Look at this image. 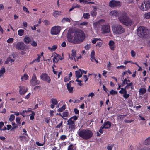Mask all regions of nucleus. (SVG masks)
<instances>
[{
	"label": "nucleus",
	"mask_w": 150,
	"mask_h": 150,
	"mask_svg": "<svg viewBox=\"0 0 150 150\" xmlns=\"http://www.w3.org/2000/svg\"><path fill=\"white\" fill-rule=\"evenodd\" d=\"M20 90L19 92L20 94L21 95H23L27 91V88H25L24 86H20L19 87Z\"/></svg>",
	"instance_id": "14"
},
{
	"label": "nucleus",
	"mask_w": 150,
	"mask_h": 150,
	"mask_svg": "<svg viewBox=\"0 0 150 150\" xmlns=\"http://www.w3.org/2000/svg\"><path fill=\"white\" fill-rule=\"evenodd\" d=\"M102 126L103 127H104V128L108 129L111 126V124L110 122L107 121L105 122H104Z\"/></svg>",
	"instance_id": "15"
},
{
	"label": "nucleus",
	"mask_w": 150,
	"mask_h": 150,
	"mask_svg": "<svg viewBox=\"0 0 150 150\" xmlns=\"http://www.w3.org/2000/svg\"><path fill=\"white\" fill-rule=\"evenodd\" d=\"M21 118L19 117H16V122L18 124H21V122H20Z\"/></svg>",
	"instance_id": "55"
},
{
	"label": "nucleus",
	"mask_w": 150,
	"mask_h": 150,
	"mask_svg": "<svg viewBox=\"0 0 150 150\" xmlns=\"http://www.w3.org/2000/svg\"><path fill=\"white\" fill-rule=\"evenodd\" d=\"M110 94L112 95H114L115 94H116L117 93V91H115L113 89H112L111 91H110Z\"/></svg>",
	"instance_id": "48"
},
{
	"label": "nucleus",
	"mask_w": 150,
	"mask_h": 150,
	"mask_svg": "<svg viewBox=\"0 0 150 150\" xmlns=\"http://www.w3.org/2000/svg\"><path fill=\"white\" fill-rule=\"evenodd\" d=\"M15 118V116L13 114H11L10 116L9 120L10 122H12L13 121Z\"/></svg>",
	"instance_id": "40"
},
{
	"label": "nucleus",
	"mask_w": 150,
	"mask_h": 150,
	"mask_svg": "<svg viewBox=\"0 0 150 150\" xmlns=\"http://www.w3.org/2000/svg\"><path fill=\"white\" fill-rule=\"evenodd\" d=\"M67 125H69V128L71 131H74L75 129L76 125L75 121L68 120L67 121Z\"/></svg>",
	"instance_id": "13"
},
{
	"label": "nucleus",
	"mask_w": 150,
	"mask_h": 150,
	"mask_svg": "<svg viewBox=\"0 0 150 150\" xmlns=\"http://www.w3.org/2000/svg\"><path fill=\"white\" fill-rule=\"evenodd\" d=\"M137 33L139 37H144L148 35L149 30L144 27L140 26L138 28Z\"/></svg>",
	"instance_id": "5"
},
{
	"label": "nucleus",
	"mask_w": 150,
	"mask_h": 150,
	"mask_svg": "<svg viewBox=\"0 0 150 150\" xmlns=\"http://www.w3.org/2000/svg\"><path fill=\"white\" fill-rule=\"evenodd\" d=\"M84 33L81 30L71 32L69 30L67 35V38L70 42L74 44H79L82 42L85 38Z\"/></svg>",
	"instance_id": "1"
},
{
	"label": "nucleus",
	"mask_w": 150,
	"mask_h": 150,
	"mask_svg": "<svg viewBox=\"0 0 150 150\" xmlns=\"http://www.w3.org/2000/svg\"><path fill=\"white\" fill-rule=\"evenodd\" d=\"M72 53L71 56L74 58L76 57V51L74 49H73L71 51Z\"/></svg>",
	"instance_id": "34"
},
{
	"label": "nucleus",
	"mask_w": 150,
	"mask_h": 150,
	"mask_svg": "<svg viewBox=\"0 0 150 150\" xmlns=\"http://www.w3.org/2000/svg\"><path fill=\"white\" fill-rule=\"evenodd\" d=\"M144 17L146 19L150 18V12L145 14L144 15Z\"/></svg>",
	"instance_id": "44"
},
{
	"label": "nucleus",
	"mask_w": 150,
	"mask_h": 150,
	"mask_svg": "<svg viewBox=\"0 0 150 150\" xmlns=\"http://www.w3.org/2000/svg\"><path fill=\"white\" fill-rule=\"evenodd\" d=\"M67 87L68 90L69 91L70 93H73V87H71V84L70 83H67Z\"/></svg>",
	"instance_id": "19"
},
{
	"label": "nucleus",
	"mask_w": 150,
	"mask_h": 150,
	"mask_svg": "<svg viewBox=\"0 0 150 150\" xmlns=\"http://www.w3.org/2000/svg\"><path fill=\"white\" fill-rule=\"evenodd\" d=\"M23 41L25 43L28 44L30 42L31 39L29 37L26 36L24 38Z\"/></svg>",
	"instance_id": "20"
},
{
	"label": "nucleus",
	"mask_w": 150,
	"mask_h": 150,
	"mask_svg": "<svg viewBox=\"0 0 150 150\" xmlns=\"http://www.w3.org/2000/svg\"><path fill=\"white\" fill-rule=\"evenodd\" d=\"M110 14L113 16L117 17L119 15V13L117 11L114 10L110 12Z\"/></svg>",
	"instance_id": "18"
},
{
	"label": "nucleus",
	"mask_w": 150,
	"mask_h": 150,
	"mask_svg": "<svg viewBox=\"0 0 150 150\" xmlns=\"http://www.w3.org/2000/svg\"><path fill=\"white\" fill-rule=\"evenodd\" d=\"M29 77V76L26 73H25L24 74L23 78L25 80H27Z\"/></svg>",
	"instance_id": "51"
},
{
	"label": "nucleus",
	"mask_w": 150,
	"mask_h": 150,
	"mask_svg": "<svg viewBox=\"0 0 150 150\" xmlns=\"http://www.w3.org/2000/svg\"><path fill=\"white\" fill-rule=\"evenodd\" d=\"M79 70L80 71L81 75H82L83 74H86L87 71H84L83 69H79Z\"/></svg>",
	"instance_id": "52"
},
{
	"label": "nucleus",
	"mask_w": 150,
	"mask_h": 150,
	"mask_svg": "<svg viewBox=\"0 0 150 150\" xmlns=\"http://www.w3.org/2000/svg\"><path fill=\"white\" fill-rule=\"evenodd\" d=\"M58 59L56 56H54L53 59V62L54 63H57L58 62Z\"/></svg>",
	"instance_id": "43"
},
{
	"label": "nucleus",
	"mask_w": 150,
	"mask_h": 150,
	"mask_svg": "<svg viewBox=\"0 0 150 150\" xmlns=\"http://www.w3.org/2000/svg\"><path fill=\"white\" fill-rule=\"evenodd\" d=\"M112 30L114 33L116 34H121L125 32V29L122 25L119 24L113 25L112 27Z\"/></svg>",
	"instance_id": "4"
},
{
	"label": "nucleus",
	"mask_w": 150,
	"mask_h": 150,
	"mask_svg": "<svg viewBox=\"0 0 150 150\" xmlns=\"http://www.w3.org/2000/svg\"><path fill=\"white\" fill-rule=\"evenodd\" d=\"M55 12L53 13V15L55 17H58L59 15H60V13H61V11H54Z\"/></svg>",
	"instance_id": "22"
},
{
	"label": "nucleus",
	"mask_w": 150,
	"mask_h": 150,
	"mask_svg": "<svg viewBox=\"0 0 150 150\" xmlns=\"http://www.w3.org/2000/svg\"><path fill=\"white\" fill-rule=\"evenodd\" d=\"M57 45H55L52 46V48H51L50 47H48V49L50 51L52 52L55 51L57 49Z\"/></svg>",
	"instance_id": "24"
},
{
	"label": "nucleus",
	"mask_w": 150,
	"mask_h": 150,
	"mask_svg": "<svg viewBox=\"0 0 150 150\" xmlns=\"http://www.w3.org/2000/svg\"><path fill=\"white\" fill-rule=\"evenodd\" d=\"M31 44L33 47H36L37 45V42L35 41H33L31 43Z\"/></svg>",
	"instance_id": "54"
},
{
	"label": "nucleus",
	"mask_w": 150,
	"mask_h": 150,
	"mask_svg": "<svg viewBox=\"0 0 150 150\" xmlns=\"http://www.w3.org/2000/svg\"><path fill=\"white\" fill-rule=\"evenodd\" d=\"M12 125L13 126V127L11 129V131H13L15 129L18 127V126L17 124H15L14 122L12 123Z\"/></svg>",
	"instance_id": "37"
},
{
	"label": "nucleus",
	"mask_w": 150,
	"mask_h": 150,
	"mask_svg": "<svg viewBox=\"0 0 150 150\" xmlns=\"http://www.w3.org/2000/svg\"><path fill=\"white\" fill-rule=\"evenodd\" d=\"M31 112H32L31 114L29 115H31L30 117V119L31 120H33L34 119V116L35 114L34 112L33 111Z\"/></svg>",
	"instance_id": "41"
},
{
	"label": "nucleus",
	"mask_w": 150,
	"mask_h": 150,
	"mask_svg": "<svg viewBox=\"0 0 150 150\" xmlns=\"http://www.w3.org/2000/svg\"><path fill=\"white\" fill-rule=\"evenodd\" d=\"M24 30L23 29H20L18 31V34L20 36H22L24 34Z\"/></svg>",
	"instance_id": "35"
},
{
	"label": "nucleus",
	"mask_w": 150,
	"mask_h": 150,
	"mask_svg": "<svg viewBox=\"0 0 150 150\" xmlns=\"http://www.w3.org/2000/svg\"><path fill=\"white\" fill-rule=\"evenodd\" d=\"M144 144L146 145H150V137L145 139L144 141Z\"/></svg>",
	"instance_id": "27"
},
{
	"label": "nucleus",
	"mask_w": 150,
	"mask_h": 150,
	"mask_svg": "<svg viewBox=\"0 0 150 150\" xmlns=\"http://www.w3.org/2000/svg\"><path fill=\"white\" fill-rule=\"evenodd\" d=\"M90 14L88 13H86L83 14V18L85 19H88L90 18Z\"/></svg>",
	"instance_id": "33"
},
{
	"label": "nucleus",
	"mask_w": 150,
	"mask_h": 150,
	"mask_svg": "<svg viewBox=\"0 0 150 150\" xmlns=\"http://www.w3.org/2000/svg\"><path fill=\"white\" fill-rule=\"evenodd\" d=\"M66 108L65 105H64L60 108L58 109L57 110V111L58 112H62Z\"/></svg>",
	"instance_id": "32"
},
{
	"label": "nucleus",
	"mask_w": 150,
	"mask_h": 150,
	"mask_svg": "<svg viewBox=\"0 0 150 150\" xmlns=\"http://www.w3.org/2000/svg\"><path fill=\"white\" fill-rule=\"evenodd\" d=\"M145 7V10H147L148 9L150 8V1L148 0L146 2V3H144Z\"/></svg>",
	"instance_id": "21"
},
{
	"label": "nucleus",
	"mask_w": 150,
	"mask_h": 150,
	"mask_svg": "<svg viewBox=\"0 0 150 150\" xmlns=\"http://www.w3.org/2000/svg\"><path fill=\"white\" fill-rule=\"evenodd\" d=\"M131 54L132 57H134L136 53L134 50H132L131 52Z\"/></svg>",
	"instance_id": "59"
},
{
	"label": "nucleus",
	"mask_w": 150,
	"mask_h": 150,
	"mask_svg": "<svg viewBox=\"0 0 150 150\" xmlns=\"http://www.w3.org/2000/svg\"><path fill=\"white\" fill-rule=\"evenodd\" d=\"M98 40V39L95 38L92 40V42L93 44H95Z\"/></svg>",
	"instance_id": "63"
},
{
	"label": "nucleus",
	"mask_w": 150,
	"mask_h": 150,
	"mask_svg": "<svg viewBox=\"0 0 150 150\" xmlns=\"http://www.w3.org/2000/svg\"><path fill=\"white\" fill-rule=\"evenodd\" d=\"M66 110L65 112H63V117H67L68 116V112Z\"/></svg>",
	"instance_id": "49"
},
{
	"label": "nucleus",
	"mask_w": 150,
	"mask_h": 150,
	"mask_svg": "<svg viewBox=\"0 0 150 150\" xmlns=\"http://www.w3.org/2000/svg\"><path fill=\"white\" fill-rule=\"evenodd\" d=\"M62 23H65L66 22H70V19L68 18H63L61 21Z\"/></svg>",
	"instance_id": "25"
},
{
	"label": "nucleus",
	"mask_w": 150,
	"mask_h": 150,
	"mask_svg": "<svg viewBox=\"0 0 150 150\" xmlns=\"http://www.w3.org/2000/svg\"><path fill=\"white\" fill-rule=\"evenodd\" d=\"M62 123H63V121H61L60 123H59L58 125L57 126H56L55 127V128H60V127L62 125Z\"/></svg>",
	"instance_id": "56"
},
{
	"label": "nucleus",
	"mask_w": 150,
	"mask_h": 150,
	"mask_svg": "<svg viewBox=\"0 0 150 150\" xmlns=\"http://www.w3.org/2000/svg\"><path fill=\"white\" fill-rule=\"evenodd\" d=\"M14 39L13 38H10L8 39L7 40V42L8 43H11L13 42Z\"/></svg>",
	"instance_id": "47"
},
{
	"label": "nucleus",
	"mask_w": 150,
	"mask_h": 150,
	"mask_svg": "<svg viewBox=\"0 0 150 150\" xmlns=\"http://www.w3.org/2000/svg\"><path fill=\"white\" fill-rule=\"evenodd\" d=\"M5 70L4 66L2 67L0 70V75L1 76H3V74L5 72Z\"/></svg>",
	"instance_id": "29"
},
{
	"label": "nucleus",
	"mask_w": 150,
	"mask_h": 150,
	"mask_svg": "<svg viewBox=\"0 0 150 150\" xmlns=\"http://www.w3.org/2000/svg\"><path fill=\"white\" fill-rule=\"evenodd\" d=\"M109 6L111 7L121 6L120 2L118 1L111 0L109 3Z\"/></svg>",
	"instance_id": "7"
},
{
	"label": "nucleus",
	"mask_w": 150,
	"mask_h": 150,
	"mask_svg": "<svg viewBox=\"0 0 150 150\" xmlns=\"http://www.w3.org/2000/svg\"><path fill=\"white\" fill-rule=\"evenodd\" d=\"M11 62V63H12L14 61V59H12L11 58L9 57L5 61L4 63L5 64H7L9 63V62Z\"/></svg>",
	"instance_id": "26"
},
{
	"label": "nucleus",
	"mask_w": 150,
	"mask_h": 150,
	"mask_svg": "<svg viewBox=\"0 0 150 150\" xmlns=\"http://www.w3.org/2000/svg\"><path fill=\"white\" fill-rule=\"evenodd\" d=\"M15 47L17 49L23 50H25L27 49L26 45L24 44L23 42H18L16 44Z\"/></svg>",
	"instance_id": "8"
},
{
	"label": "nucleus",
	"mask_w": 150,
	"mask_h": 150,
	"mask_svg": "<svg viewBox=\"0 0 150 150\" xmlns=\"http://www.w3.org/2000/svg\"><path fill=\"white\" fill-rule=\"evenodd\" d=\"M118 19L120 21L125 25L129 26L132 24V21L127 16L125 12L122 13L119 17Z\"/></svg>",
	"instance_id": "3"
},
{
	"label": "nucleus",
	"mask_w": 150,
	"mask_h": 150,
	"mask_svg": "<svg viewBox=\"0 0 150 150\" xmlns=\"http://www.w3.org/2000/svg\"><path fill=\"white\" fill-rule=\"evenodd\" d=\"M139 6L140 9L143 11L147 10H145V7L144 8V4L143 3H140V4L139 5Z\"/></svg>",
	"instance_id": "28"
},
{
	"label": "nucleus",
	"mask_w": 150,
	"mask_h": 150,
	"mask_svg": "<svg viewBox=\"0 0 150 150\" xmlns=\"http://www.w3.org/2000/svg\"><path fill=\"white\" fill-rule=\"evenodd\" d=\"M140 150H150V148L148 147H144L141 149Z\"/></svg>",
	"instance_id": "64"
},
{
	"label": "nucleus",
	"mask_w": 150,
	"mask_h": 150,
	"mask_svg": "<svg viewBox=\"0 0 150 150\" xmlns=\"http://www.w3.org/2000/svg\"><path fill=\"white\" fill-rule=\"evenodd\" d=\"M83 79L85 83H86V81L88 79V78L87 77L86 75H83Z\"/></svg>",
	"instance_id": "45"
},
{
	"label": "nucleus",
	"mask_w": 150,
	"mask_h": 150,
	"mask_svg": "<svg viewBox=\"0 0 150 150\" xmlns=\"http://www.w3.org/2000/svg\"><path fill=\"white\" fill-rule=\"evenodd\" d=\"M32 112V110H30L28 109V110H23V112L28 114V112Z\"/></svg>",
	"instance_id": "58"
},
{
	"label": "nucleus",
	"mask_w": 150,
	"mask_h": 150,
	"mask_svg": "<svg viewBox=\"0 0 150 150\" xmlns=\"http://www.w3.org/2000/svg\"><path fill=\"white\" fill-rule=\"evenodd\" d=\"M129 96V94H127V93L124 94L123 96V97L125 99H127Z\"/></svg>",
	"instance_id": "46"
},
{
	"label": "nucleus",
	"mask_w": 150,
	"mask_h": 150,
	"mask_svg": "<svg viewBox=\"0 0 150 150\" xmlns=\"http://www.w3.org/2000/svg\"><path fill=\"white\" fill-rule=\"evenodd\" d=\"M51 101L52 104L56 105L58 104V101L56 98H52L51 99Z\"/></svg>",
	"instance_id": "36"
},
{
	"label": "nucleus",
	"mask_w": 150,
	"mask_h": 150,
	"mask_svg": "<svg viewBox=\"0 0 150 150\" xmlns=\"http://www.w3.org/2000/svg\"><path fill=\"white\" fill-rule=\"evenodd\" d=\"M105 22V21L104 19H100L98 21L94 23L93 24V25L94 27L97 28H100V27H102L103 24Z\"/></svg>",
	"instance_id": "12"
},
{
	"label": "nucleus",
	"mask_w": 150,
	"mask_h": 150,
	"mask_svg": "<svg viewBox=\"0 0 150 150\" xmlns=\"http://www.w3.org/2000/svg\"><path fill=\"white\" fill-rule=\"evenodd\" d=\"M44 144H45V142H44L43 144H42V143H39V142H38V141H37L36 142V145L37 146H43L44 145Z\"/></svg>",
	"instance_id": "53"
},
{
	"label": "nucleus",
	"mask_w": 150,
	"mask_h": 150,
	"mask_svg": "<svg viewBox=\"0 0 150 150\" xmlns=\"http://www.w3.org/2000/svg\"><path fill=\"white\" fill-rule=\"evenodd\" d=\"M67 138L66 136L65 135H61L60 137V139L61 140H64L65 139Z\"/></svg>",
	"instance_id": "62"
},
{
	"label": "nucleus",
	"mask_w": 150,
	"mask_h": 150,
	"mask_svg": "<svg viewBox=\"0 0 150 150\" xmlns=\"http://www.w3.org/2000/svg\"><path fill=\"white\" fill-rule=\"evenodd\" d=\"M61 27L59 26H54L52 28L51 30V33L52 35H57L60 32Z\"/></svg>",
	"instance_id": "10"
},
{
	"label": "nucleus",
	"mask_w": 150,
	"mask_h": 150,
	"mask_svg": "<svg viewBox=\"0 0 150 150\" xmlns=\"http://www.w3.org/2000/svg\"><path fill=\"white\" fill-rule=\"evenodd\" d=\"M23 11L26 12L28 14H29L30 13L29 11L28 10V9L25 6H24L23 8Z\"/></svg>",
	"instance_id": "50"
},
{
	"label": "nucleus",
	"mask_w": 150,
	"mask_h": 150,
	"mask_svg": "<svg viewBox=\"0 0 150 150\" xmlns=\"http://www.w3.org/2000/svg\"><path fill=\"white\" fill-rule=\"evenodd\" d=\"M134 121V120H124V122L125 123H131L132 122Z\"/></svg>",
	"instance_id": "60"
},
{
	"label": "nucleus",
	"mask_w": 150,
	"mask_h": 150,
	"mask_svg": "<svg viewBox=\"0 0 150 150\" xmlns=\"http://www.w3.org/2000/svg\"><path fill=\"white\" fill-rule=\"evenodd\" d=\"M97 10V8L96 7H94L93 8V9L90 12V14L91 15L93 16H96L97 14V13L96 11Z\"/></svg>",
	"instance_id": "17"
},
{
	"label": "nucleus",
	"mask_w": 150,
	"mask_h": 150,
	"mask_svg": "<svg viewBox=\"0 0 150 150\" xmlns=\"http://www.w3.org/2000/svg\"><path fill=\"white\" fill-rule=\"evenodd\" d=\"M146 89L144 88H141L139 90V93H140V95H143L145 93L146 91Z\"/></svg>",
	"instance_id": "30"
},
{
	"label": "nucleus",
	"mask_w": 150,
	"mask_h": 150,
	"mask_svg": "<svg viewBox=\"0 0 150 150\" xmlns=\"http://www.w3.org/2000/svg\"><path fill=\"white\" fill-rule=\"evenodd\" d=\"M67 150H76V149L75 147H74V146L71 144L68 146Z\"/></svg>",
	"instance_id": "31"
},
{
	"label": "nucleus",
	"mask_w": 150,
	"mask_h": 150,
	"mask_svg": "<svg viewBox=\"0 0 150 150\" xmlns=\"http://www.w3.org/2000/svg\"><path fill=\"white\" fill-rule=\"evenodd\" d=\"M50 119L49 117H46L45 118L44 120L48 124L49 122Z\"/></svg>",
	"instance_id": "61"
},
{
	"label": "nucleus",
	"mask_w": 150,
	"mask_h": 150,
	"mask_svg": "<svg viewBox=\"0 0 150 150\" xmlns=\"http://www.w3.org/2000/svg\"><path fill=\"white\" fill-rule=\"evenodd\" d=\"M101 31L102 33L107 34L110 31V26L108 24H105L102 26Z\"/></svg>",
	"instance_id": "9"
},
{
	"label": "nucleus",
	"mask_w": 150,
	"mask_h": 150,
	"mask_svg": "<svg viewBox=\"0 0 150 150\" xmlns=\"http://www.w3.org/2000/svg\"><path fill=\"white\" fill-rule=\"evenodd\" d=\"M79 136L84 140H88L91 138L93 135L92 132L90 130L84 129H79L77 132Z\"/></svg>",
	"instance_id": "2"
},
{
	"label": "nucleus",
	"mask_w": 150,
	"mask_h": 150,
	"mask_svg": "<svg viewBox=\"0 0 150 150\" xmlns=\"http://www.w3.org/2000/svg\"><path fill=\"white\" fill-rule=\"evenodd\" d=\"M40 79L48 83H50L51 79L48 75L46 73H42L40 76Z\"/></svg>",
	"instance_id": "11"
},
{
	"label": "nucleus",
	"mask_w": 150,
	"mask_h": 150,
	"mask_svg": "<svg viewBox=\"0 0 150 150\" xmlns=\"http://www.w3.org/2000/svg\"><path fill=\"white\" fill-rule=\"evenodd\" d=\"M75 75L76 77L77 78H79L82 76L81 72L79 70L75 71Z\"/></svg>",
	"instance_id": "23"
},
{
	"label": "nucleus",
	"mask_w": 150,
	"mask_h": 150,
	"mask_svg": "<svg viewBox=\"0 0 150 150\" xmlns=\"http://www.w3.org/2000/svg\"><path fill=\"white\" fill-rule=\"evenodd\" d=\"M126 116V115H119L117 116V119L118 120L121 121L125 117V116Z\"/></svg>",
	"instance_id": "38"
},
{
	"label": "nucleus",
	"mask_w": 150,
	"mask_h": 150,
	"mask_svg": "<svg viewBox=\"0 0 150 150\" xmlns=\"http://www.w3.org/2000/svg\"><path fill=\"white\" fill-rule=\"evenodd\" d=\"M78 119V117L76 115H74L71 117L70 118L69 120H70L71 121H75Z\"/></svg>",
	"instance_id": "39"
},
{
	"label": "nucleus",
	"mask_w": 150,
	"mask_h": 150,
	"mask_svg": "<svg viewBox=\"0 0 150 150\" xmlns=\"http://www.w3.org/2000/svg\"><path fill=\"white\" fill-rule=\"evenodd\" d=\"M114 42L113 41L110 40L109 41L108 45L110 48L112 50H114L115 48V46L114 45Z\"/></svg>",
	"instance_id": "16"
},
{
	"label": "nucleus",
	"mask_w": 150,
	"mask_h": 150,
	"mask_svg": "<svg viewBox=\"0 0 150 150\" xmlns=\"http://www.w3.org/2000/svg\"><path fill=\"white\" fill-rule=\"evenodd\" d=\"M30 82L31 85L32 86H34L40 83V81L37 80L36 74L35 73L33 74L32 79L30 81Z\"/></svg>",
	"instance_id": "6"
},
{
	"label": "nucleus",
	"mask_w": 150,
	"mask_h": 150,
	"mask_svg": "<svg viewBox=\"0 0 150 150\" xmlns=\"http://www.w3.org/2000/svg\"><path fill=\"white\" fill-rule=\"evenodd\" d=\"M91 59H94L95 52L94 50H93L91 53Z\"/></svg>",
	"instance_id": "42"
},
{
	"label": "nucleus",
	"mask_w": 150,
	"mask_h": 150,
	"mask_svg": "<svg viewBox=\"0 0 150 150\" xmlns=\"http://www.w3.org/2000/svg\"><path fill=\"white\" fill-rule=\"evenodd\" d=\"M104 127H103L102 126L100 127V128L99 131V132L101 134H102L103 132V129L104 128Z\"/></svg>",
	"instance_id": "57"
}]
</instances>
